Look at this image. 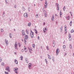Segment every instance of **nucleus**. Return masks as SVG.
Instances as JSON below:
<instances>
[{
	"label": "nucleus",
	"instance_id": "052dcab7",
	"mask_svg": "<svg viewBox=\"0 0 74 74\" xmlns=\"http://www.w3.org/2000/svg\"><path fill=\"white\" fill-rule=\"evenodd\" d=\"M55 16H57V14H55Z\"/></svg>",
	"mask_w": 74,
	"mask_h": 74
},
{
	"label": "nucleus",
	"instance_id": "c03bdc74",
	"mask_svg": "<svg viewBox=\"0 0 74 74\" xmlns=\"http://www.w3.org/2000/svg\"><path fill=\"white\" fill-rule=\"evenodd\" d=\"M72 47H71V45H70V48L71 49V48H72Z\"/></svg>",
	"mask_w": 74,
	"mask_h": 74
},
{
	"label": "nucleus",
	"instance_id": "f3484780",
	"mask_svg": "<svg viewBox=\"0 0 74 74\" xmlns=\"http://www.w3.org/2000/svg\"><path fill=\"white\" fill-rule=\"evenodd\" d=\"M66 18H67V19L68 20H69V19H70V16H68L67 17H66Z\"/></svg>",
	"mask_w": 74,
	"mask_h": 74
},
{
	"label": "nucleus",
	"instance_id": "393cba45",
	"mask_svg": "<svg viewBox=\"0 0 74 74\" xmlns=\"http://www.w3.org/2000/svg\"><path fill=\"white\" fill-rule=\"evenodd\" d=\"M60 29H61L60 32H62V26L61 27V28H60Z\"/></svg>",
	"mask_w": 74,
	"mask_h": 74
},
{
	"label": "nucleus",
	"instance_id": "4468645a",
	"mask_svg": "<svg viewBox=\"0 0 74 74\" xmlns=\"http://www.w3.org/2000/svg\"><path fill=\"white\" fill-rule=\"evenodd\" d=\"M59 5V4L58 3L57 4V10H58H58H59V5Z\"/></svg>",
	"mask_w": 74,
	"mask_h": 74
},
{
	"label": "nucleus",
	"instance_id": "09e8293b",
	"mask_svg": "<svg viewBox=\"0 0 74 74\" xmlns=\"http://www.w3.org/2000/svg\"><path fill=\"white\" fill-rule=\"evenodd\" d=\"M35 32L36 34H37V31H36Z\"/></svg>",
	"mask_w": 74,
	"mask_h": 74
},
{
	"label": "nucleus",
	"instance_id": "a878e982",
	"mask_svg": "<svg viewBox=\"0 0 74 74\" xmlns=\"http://www.w3.org/2000/svg\"><path fill=\"white\" fill-rule=\"evenodd\" d=\"M45 61L46 64H48V62H47V60L46 59H45Z\"/></svg>",
	"mask_w": 74,
	"mask_h": 74
},
{
	"label": "nucleus",
	"instance_id": "13d9d810",
	"mask_svg": "<svg viewBox=\"0 0 74 74\" xmlns=\"http://www.w3.org/2000/svg\"><path fill=\"white\" fill-rule=\"evenodd\" d=\"M5 2L6 4H7V3H8V2L7 1H5Z\"/></svg>",
	"mask_w": 74,
	"mask_h": 74
},
{
	"label": "nucleus",
	"instance_id": "37998d69",
	"mask_svg": "<svg viewBox=\"0 0 74 74\" xmlns=\"http://www.w3.org/2000/svg\"><path fill=\"white\" fill-rule=\"evenodd\" d=\"M26 47H25V46L24 47V51H25V50H26Z\"/></svg>",
	"mask_w": 74,
	"mask_h": 74
},
{
	"label": "nucleus",
	"instance_id": "bb28decb",
	"mask_svg": "<svg viewBox=\"0 0 74 74\" xmlns=\"http://www.w3.org/2000/svg\"><path fill=\"white\" fill-rule=\"evenodd\" d=\"M65 8H66V6H64V8H63V10L64 11H65Z\"/></svg>",
	"mask_w": 74,
	"mask_h": 74
},
{
	"label": "nucleus",
	"instance_id": "79ce46f5",
	"mask_svg": "<svg viewBox=\"0 0 74 74\" xmlns=\"http://www.w3.org/2000/svg\"><path fill=\"white\" fill-rule=\"evenodd\" d=\"M1 32H3V29H1Z\"/></svg>",
	"mask_w": 74,
	"mask_h": 74
},
{
	"label": "nucleus",
	"instance_id": "e2e57ef3",
	"mask_svg": "<svg viewBox=\"0 0 74 74\" xmlns=\"http://www.w3.org/2000/svg\"><path fill=\"white\" fill-rule=\"evenodd\" d=\"M35 31H37V30L36 29H34Z\"/></svg>",
	"mask_w": 74,
	"mask_h": 74
},
{
	"label": "nucleus",
	"instance_id": "4be33fe9",
	"mask_svg": "<svg viewBox=\"0 0 74 74\" xmlns=\"http://www.w3.org/2000/svg\"><path fill=\"white\" fill-rule=\"evenodd\" d=\"M28 49H29V52H30V51H32V48H31L30 49V48L28 47Z\"/></svg>",
	"mask_w": 74,
	"mask_h": 74
},
{
	"label": "nucleus",
	"instance_id": "423d86ee",
	"mask_svg": "<svg viewBox=\"0 0 74 74\" xmlns=\"http://www.w3.org/2000/svg\"><path fill=\"white\" fill-rule=\"evenodd\" d=\"M28 15L26 13H25L24 14V16L25 18H27Z\"/></svg>",
	"mask_w": 74,
	"mask_h": 74
},
{
	"label": "nucleus",
	"instance_id": "338daca9",
	"mask_svg": "<svg viewBox=\"0 0 74 74\" xmlns=\"http://www.w3.org/2000/svg\"><path fill=\"white\" fill-rule=\"evenodd\" d=\"M40 58L41 59H42V56H40Z\"/></svg>",
	"mask_w": 74,
	"mask_h": 74
},
{
	"label": "nucleus",
	"instance_id": "dca6fc26",
	"mask_svg": "<svg viewBox=\"0 0 74 74\" xmlns=\"http://www.w3.org/2000/svg\"><path fill=\"white\" fill-rule=\"evenodd\" d=\"M51 19L53 21V19H54V16L53 15L52 16V18H51Z\"/></svg>",
	"mask_w": 74,
	"mask_h": 74
},
{
	"label": "nucleus",
	"instance_id": "774afa93",
	"mask_svg": "<svg viewBox=\"0 0 74 74\" xmlns=\"http://www.w3.org/2000/svg\"><path fill=\"white\" fill-rule=\"evenodd\" d=\"M45 14V15H46V14H46V13H44Z\"/></svg>",
	"mask_w": 74,
	"mask_h": 74
},
{
	"label": "nucleus",
	"instance_id": "f704fd0d",
	"mask_svg": "<svg viewBox=\"0 0 74 74\" xmlns=\"http://www.w3.org/2000/svg\"><path fill=\"white\" fill-rule=\"evenodd\" d=\"M47 50H49V47H48V46H47Z\"/></svg>",
	"mask_w": 74,
	"mask_h": 74
},
{
	"label": "nucleus",
	"instance_id": "f8f14e48",
	"mask_svg": "<svg viewBox=\"0 0 74 74\" xmlns=\"http://www.w3.org/2000/svg\"><path fill=\"white\" fill-rule=\"evenodd\" d=\"M5 42H6V44H8V40H6V39H5Z\"/></svg>",
	"mask_w": 74,
	"mask_h": 74
},
{
	"label": "nucleus",
	"instance_id": "f03ea898",
	"mask_svg": "<svg viewBox=\"0 0 74 74\" xmlns=\"http://www.w3.org/2000/svg\"><path fill=\"white\" fill-rule=\"evenodd\" d=\"M22 36H24L25 37V36L26 35V34H25V31L24 30H23L22 31Z\"/></svg>",
	"mask_w": 74,
	"mask_h": 74
},
{
	"label": "nucleus",
	"instance_id": "680f3d73",
	"mask_svg": "<svg viewBox=\"0 0 74 74\" xmlns=\"http://www.w3.org/2000/svg\"><path fill=\"white\" fill-rule=\"evenodd\" d=\"M45 11V12H44V14H45V13H46V11Z\"/></svg>",
	"mask_w": 74,
	"mask_h": 74
},
{
	"label": "nucleus",
	"instance_id": "20e7f679",
	"mask_svg": "<svg viewBox=\"0 0 74 74\" xmlns=\"http://www.w3.org/2000/svg\"><path fill=\"white\" fill-rule=\"evenodd\" d=\"M18 70V68H14V70L16 74H18V72H17V70Z\"/></svg>",
	"mask_w": 74,
	"mask_h": 74
},
{
	"label": "nucleus",
	"instance_id": "b1692460",
	"mask_svg": "<svg viewBox=\"0 0 74 74\" xmlns=\"http://www.w3.org/2000/svg\"><path fill=\"white\" fill-rule=\"evenodd\" d=\"M9 36L10 38H12V36H11V34L10 33L9 35Z\"/></svg>",
	"mask_w": 74,
	"mask_h": 74
},
{
	"label": "nucleus",
	"instance_id": "4d7b16f0",
	"mask_svg": "<svg viewBox=\"0 0 74 74\" xmlns=\"http://www.w3.org/2000/svg\"><path fill=\"white\" fill-rule=\"evenodd\" d=\"M14 54L15 55H16V52H14Z\"/></svg>",
	"mask_w": 74,
	"mask_h": 74
},
{
	"label": "nucleus",
	"instance_id": "473e14b6",
	"mask_svg": "<svg viewBox=\"0 0 74 74\" xmlns=\"http://www.w3.org/2000/svg\"><path fill=\"white\" fill-rule=\"evenodd\" d=\"M5 74H8V72H7L6 71H5Z\"/></svg>",
	"mask_w": 74,
	"mask_h": 74
},
{
	"label": "nucleus",
	"instance_id": "a211bd4d",
	"mask_svg": "<svg viewBox=\"0 0 74 74\" xmlns=\"http://www.w3.org/2000/svg\"><path fill=\"white\" fill-rule=\"evenodd\" d=\"M25 61L27 63H28V61H27V58H26L25 59Z\"/></svg>",
	"mask_w": 74,
	"mask_h": 74
},
{
	"label": "nucleus",
	"instance_id": "7c9ffc66",
	"mask_svg": "<svg viewBox=\"0 0 74 74\" xmlns=\"http://www.w3.org/2000/svg\"><path fill=\"white\" fill-rule=\"evenodd\" d=\"M52 60L53 62H54L55 61V60H54V57H52Z\"/></svg>",
	"mask_w": 74,
	"mask_h": 74
},
{
	"label": "nucleus",
	"instance_id": "58836bf2",
	"mask_svg": "<svg viewBox=\"0 0 74 74\" xmlns=\"http://www.w3.org/2000/svg\"><path fill=\"white\" fill-rule=\"evenodd\" d=\"M26 32L27 34H29V32L27 31V29H26Z\"/></svg>",
	"mask_w": 74,
	"mask_h": 74
},
{
	"label": "nucleus",
	"instance_id": "72a5a7b5",
	"mask_svg": "<svg viewBox=\"0 0 74 74\" xmlns=\"http://www.w3.org/2000/svg\"><path fill=\"white\" fill-rule=\"evenodd\" d=\"M71 33H73V32H74V30L72 29L71 31Z\"/></svg>",
	"mask_w": 74,
	"mask_h": 74
},
{
	"label": "nucleus",
	"instance_id": "7ed1b4c3",
	"mask_svg": "<svg viewBox=\"0 0 74 74\" xmlns=\"http://www.w3.org/2000/svg\"><path fill=\"white\" fill-rule=\"evenodd\" d=\"M17 45H18V44H16V42L15 43L14 45V48H15V49H17V50L18 49V48H17Z\"/></svg>",
	"mask_w": 74,
	"mask_h": 74
},
{
	"label": "nucleus",
	"instance_id": "6e6552de",
	"mask_svg": "<svg viewBox=\"0 0 74 74\" xmlns=\"http://www.w3.org/2000/svg\"><path fill=\"white\" fill-rule=\"evenodd\" d=\"M32 67V63H30L28 64V67L29 69H30V67Z\"/></svg>",
	"mask_w": 74,
	"mask_h": 74
},
{
	"label": "nucleus",
	"instance_id": "39448f33",
	"mask_svg": "<svg viewBox=\"0 0 74 74\" xmlns=\"http://www.w3.org/2000/svg\"><path fill=\"white\" fill-rule=\"evenodd\" d=\"M47 30V27H45L43 28V32L44 33H45Z\"/></svg>",
	"mask_w": 74,
	"mask_h": 74
},
{
	"label": "nucleus",
	"instance_id": "cd10ccee",
	"mask_svg": "<svg viewBox=\"0 0 74 74\" xmlns=\"http://www.w3.org/2000/svg\"><path fill=\"white\" fill-rule=\"evenodd\" d=\"M70 25L71 26L72 24V21H71L70 22Z\"/></svg>",
	"mask_w": 74,
	"mask_h": 74
},
{
	"label": "nucleus",
	"instance_id": "ddd939ff",
	"mask_svg": "<svg viewBox=\"0 0 74 74\" xmlns=\"http://www.w3.org/2000/svg\"><path fill=\"white\" fill-rule=\"evenodd\" d=\"M14 62L16 64H18V61L16 60H15Z\"/></svg>",
	"mask_w": 74,
	"mask_h": 74
},
{
	"label": "nucleus",
	"instance_id": "49530a36",
	"mask_svg": "<svg viewBox=\"0 0 74 74\" xmlns=\"http://www.w3.org/2000/svg\"><path fill=\"white\" fill-rule=\"evenodd\" d=\"M47 14H46V15H45V17L46 18L47 17Z\"/></svg>",
	"mask_w": 74,
	"mask_h": 74
},
{
	"label": "nucleus",
	"instance_id": "a18cd8bd",
	"mask_svg": "<svg viewBox=\"0 0 74 74\" xmlns=\"http://www.w3.org/2000/svg\"><path fill=\"white\" fill-rule=\"evenodd\" d=\"M46 5H47V3H45V7Z\"/></svg>",
	"mask_w": 74,
	"mask_h": 74
},
{
	"label": "nucleus",
	"instance_id": "ea45409f",
	"mask_svg": "<svg viewBox=\"0 0 74 74\" xmlns=\"http://www.w3.org/2000/svg\"><path fill=\"white\" fill-rule=\"evenodd\" d=\"M36 18H38V14H36Z\"/></svg>",
	"mask_w": 74,
	"mask_h": 74
},
{
	"label": "nucleus",
	"instance_id": "6ab92c4d",
	"mask_svg": "<svg viewBox=\"0 0 74 74\" xmlns=\"http://www.w3.org/2000/svg\"><path fill=\"white\" fill-rule=\"evenodd\" d=\"M28 26H31V23H29L28 24Z\"/></svg>",
	"mask_w": 74,
	"mask_h": 74
},
{
	"label": "nucleus",
	"instance_id": "aec40b11",
	"mask_svg": "<svg viewBox=\"0 0 74 74\" xmlns=\"http://www.w3.org/2000/svg\"><path fill=\"white\" fill-rule=\"evenodd\" d=\"M20 58H21V60H23V56H20Z\"/></svg>",
	"mask_w": 74,
	"mask_h": 74
},
{
	"label": "nucleus",
	"instance_id": "e433bc0d",
	"mask_svg": "<svg viewBox=\"0 0 74 74\" xmlns=\"http://www.w3.org/2000/svg\"><path fill=\"white\" fill-rule=\"evenodd\" d=\"M1 65H2V66H4V63H3V62L2 63H1Z\"/></svg>",
	"mask_w": 74,
	"mask_h": 74
},
{
	"label": "nucleus",
	"instance_id": "f257e3e1",
	"mask_svg": "<svg viewBox=\"0 0 74 74\" xmlns=\"http://www.w3.org/2000/svg\"><path fill=\"white\" fill-rule=\"evenodd\" d=\"M30 36L31 38H33L34 37V32H32V30H30Z\"/></svg>",
	"mask_w": 74,
	"mask_h": 74
},
{
	"label": "nucleus",
	"instance_id": "a19ab883",
	"mask_svg": "<svg viewBox=\"0 0 74 74\" xmlns=\"http://www.w3.org/2000/svg\"><path fill=\"white\" fill-rule=\"evenodd\" d=\"M63 47L64 48H66V46H65V45H64L63 46Z\"/></svg>",
	"mask_w": 74,
	"mask_h": 74
},
{
	"label": "nucleus",
	"instance_id": "de8ad7c7",
	"mask_svg": "<svg viewBox=\"0 0 74 74\" xmlns=\"http://www.w3.org/2000/svg\"><path fill=\"white\" fill-rule=\"evenodd\" d=\"M70 14H71V16H72V14H71V12H70Z\"/></svg>",
	"mask_w": 74,
	"mask_h": 74
},
{
	"label": "nucleus",
	"instance_id": "603ef678",
	"mask_svg": "<svg viewBox=\"0 0 74 74\" xmlns=\"http://www.w3.org/2000/svg\"><path fill=\"white\" fill-rule=\"evenodd\" d=\"M21 51H22V52H23V49H22L21 50Z\"/></svg>",
	"mask_w": 74,
	"mask_h": 74
},
{
	"label": "nucleus",
	"instance_id": "412c9836",
	"mask_svg": "<svg viewBox=\"0 0 74 74\" xmlns=\"http://www.w3.org/2000/svg\"><path fill=\"white\" fill-rule=\"evenodd\" d=\"M47 55H48V58L49 59L51 60V57L50 56H49V55L48 54Z\"/></svg>",
	"mask_w": 74,
	"mask_h": 74
},
{
	"label": "nucleus",
	"instance_id": "9d476101",
	"mask_svg": "<svg viewBox=\"0 0 74 74\" xmlns=\"http://www.w3.org/2000/svg\"><path fill=\"white\" fill-rule=\"evenodd\" d=\"M71 35L70 34H69V41H70L71 40Z\"/></svg>",
	"mask_w": 74,
	"mask_h": 74
},
{
	"label": "nucleus",
	"instance_id": "0eeeda50",
	"mask_svg": "<svg viewBox=\"0 0 74 74\" xmlns=\"http://www.w3.org/2000/svg\"><path fill=\"white\" fill-rule=\"evenodd\" d=\"M6 70H7L8 71H10V67L8 66H7L6 69Z\"/></svg>",
	"mask_w": 74,
	"mask_h": 74
},
{
	"label": "nucleus",
	"instance_id": "5701e85b",
	"mask_svg": "<svg viewBox=\"0 0 74 74\" xmlns=\"http://www.w3.org/2000/svg\"><path fill=\"white\" fill-rule=\"evenodd\" d=\"M1 62H2V58H1V57H0V63H1Z\"/></svg>",
	"mask_w": 74,
	"mask_h": 74
},
{
	"label": "nucleus",
	"instance_id": "69168bd1",
	"mask_svg": "<svg viewBox=\"0 0 74 74\" xmlns=\"http://www.w3.org/2000/svg\"><path fill=\"white\" fill-rule=\"evenodd\" d=\"M45 23H44V24H43V25H45Z\"/></svg>",
	"mask_w": 74,
	"mask_h": 74
},
{
	"label": "nucleus",
	"instance_id": "864d4df0",
	"mask_svg": "<svg viewBox=\"0 0 74 74\" xmlns=\"http://www.w3.org/2000/svg\"><path fill=\"white\" fill-rule=\"evenodd\" d=\"M38 40H39L40 39V38L39 37V36H38Z\"/></svg>",
	"mask_w": 74,
	"mask_h": 74
},
{
	"label": "nucleus",
	"instance_id": "3c124183",
	"mask_svg": "<svg viewBox=\"0 0 74 74\" xmlns=\"http://www.w3.org/2000/svg\"><path fill=\"white\" fill-rule=\"evenodd\" d=\"M16 5H14V8H16Z\"/></svg>",
	"mask_w": 74,
	"mask_h": 74
},
{
	"label": "nucleus",
	"instance_id": "2f4dec72",
	"mask_svg": "<svg viewBox=\"0 0 74 74\" xmlns=\"http://www.w3.org/2000/svg\"><path fill=\"white\" fill-rule=\"evenodd\" d=\"M4 14H5V13H4V12L3 13V17H4V16H5V15H4Z\"/></svg>",
	"mask_w": 74,
	"mask_h": 74
},
{
	"label": "nucleus",
	"instance_id": "c756f323",
	"mask_svg": "<svg viewBox=\"0 0 74 74\" xmlns=\"http://www.w3.org/2000/svg\"><path fill=\"white\" fill-rule=\"evenodd\" d=\"M22 9L23 10V11H25V8H24V7H23Z\"/></svg>",
	"mask_w": 74,
	"mask_h": 74
},
{
	"label": "nucleus",
	"instance_id": "1a4fd4ad",
	"mask_svg": "<svg viewBox=\"0 0 74 74\" xmlns=\"http://www.w3.org/2000/svg\"><path fill=\"white\" fill-rule=\"evenodd\" d=\"M25 37L24 38V39H25V40H27V39H28V35H25Z\"/></svg>",
	"mask_w": 74,
	"mask_h": 74
},
{
	"label": "nucleus",
	"instance_id": "4c0bfd02",
	"mask_svg": "<svg viewBox=\"0 0 74 74\" xmlns=\"http://www.w3.org/2000/svg\"><path fill=\"white\" fill-rule=\"evenodd\" d=\"M24 42H25V43L26 44V39H24Z\"/></svg>",
	"mask_w": 74,
	"mask_h": 74
},
{
	"label": "nucleus",
	"instance_id": "c85d7f7f",
	"mask_svg": "<svg viewBox=\"0 0 74 74\" xmlns=\"http://www.w3.org/2000/svg\"><path fill=\"white\" fill-rule=\"evenodd\" d=\"M32 47L34 48H35V44H33L32 45Z\"/></svg>",
	"mask_w": 74,
	"mask_h": 74
},
{
	"label": "nucleus",
	"instance_id": "c9c22d12",
	"mask_svg": "<svg viewBox=\"0 0 74 74\" xmlns=\"http://www.w3.org/2000/svg\"><path fill=\"white\" fill-rule=\"evenodd\" d=\"M60 15H62V12H61V11L60 12Z\"/></svg>",
	"mask_w": 74,
	"mask_h": 74
},
{
	"label": "nucleus",
	"instance_id": "9b49d317",
	"mask_svg": "<svg viewBox=\"0 0 74 74\" xmlns=\"http://www.w3.org/2000/svg\"><path fill=\"white\" fill-rule=\"evenodd\" d=\"M58 50H59V49H56V55H58V53H59V51H58Z\"/></svg>",
	"mask_w": 74,
	"mask_h": 74
},
{
	"label": "nucleus",
	"instance_id": "6e6d98bb",
	"mask_svg": "<svg viewBox=\"0 0 74 74\" xmlns=\"http://www.w3.org/2000/svg\"><path fill=\"white\" fill-rule=\"evenodd\" d=\"M47 3V0H46L45 3Z\"/></svg>",
	"mask_w": 74,
	"mask_h": 74
},
{
	"label": "nucleus",
	"instance_id": "5fc2aeb1",
	"mask_svg": "<svg viewBox=\"0 0 74 74\" xmlns=\"http://www.w3.org/2000/svg\"><path fill=\"white\" fill-rule=\"evenodd\" d=\"M66 54H67L66 53H65L64 56H66Z\"/></svg>",
	"mask_w": 74,
	"mask_h": 74
},
{
	"label": "nucleus",
	"instance_id": "bf43d9fd",
	"mask_svg": "<svg viewBox=\"0 0 74 74\" xmlns=\"http://www.w3.org/2000/svg\"><path fill=\"white\" fill-rule=\"evenodd\" d=\"M67 29H66V28H65V29H64V30H66Z\"/></svg>",
	"mask_w": 74,
	"mask_h": 74
},
{
	"label": "nucleus",
	"instance_id": "2eb2a0df",
	"mask_svg": "<svg viewBox=\"0 0 74 74\" xmlns=\"http://www.w3.org/2000/svg\"><path fill=\"white\" fill-rule=\"evenodd\" d=\"M53 47H55V43H54V42H55V41H53Z\"/></svg>",
	"mask_w": 74,
	"mask_h": 74
},
{
	"label": "nucleus",
	"instance_id": "8fccbe9b",
	"mask_svg": "<svg viewBox=\"0 0 74 74\" xmlns=\"http://www.w3.org/2000/svg\"><path fill=\"white\" fill-rule=\"evenodd\" d=\"M60 15V17L62 18V15Z\"/></svg>",
	"mask_w": 74,
	"mask_h": 74
},
{
	"label": "nucleus",
	"instance_id": "0e129e2a",
	"mask_svg": "<svg viewBox=\"0 0 74 74\" xmlns=\"http://www.w3.org/2000/svg\"><path fill=\"white\" fill-rule=\"evenodd\" d=\"M19 47H21V45H19Z\"/></svg>",
	"mask_w": 74,
	"mask_h": 74
}]
</instances>
